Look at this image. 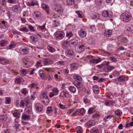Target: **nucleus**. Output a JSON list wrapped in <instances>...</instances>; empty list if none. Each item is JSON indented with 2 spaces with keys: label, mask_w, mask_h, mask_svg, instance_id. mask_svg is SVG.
Returning <instances> with one entry per match:
<instances>
[{
  "label": "nucleus",
  "mask_w": 133,
  "mask_h": 133,
  "mask_svg": "<svg viewBox=\"0 0 133 133\" xmlns=\"http://www.w3.org/2000/svg\"><path fill=\"white\" fill-rule=\"evenodd\" d=\"M120 18L123 21L127 22L130 21L132 18V16L130 13L127 11L122 14L120 16Z\"/></svg>",
  "instance_id": "nucleus-1"
},
{
  "label": "nucleus",
  "mask_w": 133,
  "mask_h": 133,
  "mask_svg": "<svg viewBox=\"0 0 133 133\" xmlns=\"http://www.w3.org/2000/svg\"><path fill=\"white\" fill-rule=\"evenodd\" d=\"M85 44L82 43H78L77 46L75 47L76 50L79 52L83 51L85 49Z\"/></svg>",
  "instance_id": "nucleus-2"
},
{
  "label": "nucleus",
  "mask_w": 133,
  "mask_h": 133,
  "mask_svg": "<svg viewBox=\"0 0 133 133\" xmlns=\"http://www.w3.org/2000/svg\"><path fill=\"white\" fill-rule=\"evenodd\" d=\"M40 97L42 102L45 105H47L49 104V100L48 96L45 94H42L41 95Z\"/></svg>",
  "instance_id": "nucleus-3"
},
{
  "label": "nucleus",
  "mask_w": 133,
  "mask_h": 133,
  "mask_svg": "<svg viewBox=\"0 0 133 133\" xmlns=\"http://www.w3.org/2000/svg\"><path fill=\"white\" fill-rule=\"evenodd\" d=\"M56 39H61L63 38L65 36V33L62 31H57L54 34Z\"/></svg>",
  "instance_id": "nucleus-4"
},
{
  "label": "nucleus",
  "mask_w": 133,
  "mask_h": 133,
  "mask_svg": "<svg viewBox=\"0 0 133 133\" xmlns=\"http://www.w3.org/2000/svg\"><path fill=\"white\" fill-rule=\"evenodd\" d=\"M124 32L127 35H130L133 33V28L127 26L125 28Z\"/></svg>",
  "instance_id": "nucleus-5"
},
{
  "label": "nucleus",
  "mask_w": 133,
  "mask_h": 133,
  "mask_svg": "<svg viewBox=\"0 0 133 133\" xmlns=\"http://www.w3.org/2000/svg\"><path fill=\"white\" fill-rule=\"evenodd\" d=\"M65 54L66 56L72 58L75 56V55L72 50L69 49H67L65 50Z\"/></svg>",
  "instance_id": "nucleus-6"
},
{
  "label": "nucleus",
  "mask_w": 133,
  "mask_h": 133,
  "mask_svg": "<svg viewBox=\"0 0 133 133\" xmlns=\"http://www.w3.org/2000/svg\"><path fill=\"white\" fill-rule=\"evenodd\" d=\"M69 45L70 46L75 45L78 44V41L75 38L69 40L68 42Z\"/></svg>",
  "instance_id": "nucleus-7"
},
{
  "label": "nucleus",
  "mask_w": 133,
  "mask_h": 133,
  "mask_svg": "<svg viewBox=\"0 0 133 133\" xmlns=\"http://www.w3.org/2000/svg\"><path fill=\"white\" fill-rule=\"evenodd\" d=\"M22 61L25 64V67H28L30 65V62L29 61L28 58L27 57H25L23 58Z\"/></svg>",
  "instance_id": "nucleus-8"
},
{
  "label": "nucleus",
  "mask_w": 133,
  "mask_h": 133,
  "mask_svg": "<svg viewBox=\"0 0 133 133\" xmlns=\"http://www.w3.org/2000/svg\"><path fill=\"white\" fill-rule=\"evenodd\" d=\"M101 61V59L100 58H98L97 59L95 58H92L90 60L89 63L90 64H96L100 62Z\"/></svg>",
  "instance_id": "nucleus-9"
},
{
  "label": "nucleus",
  "mask_w": 133,
  "mask_h": 133,
  "mask_svg": "<svg viewBox=\"0 0 133 133\" xmlns=\"http://www.w3.org/2000/svg\"><path fill=\"white\" fill-rule=\"evenodd\" d=\"M78 33L79 36L81 37H85L87 35L86 32L82 29L79 30Z\"/></svg>",
  "instance_id": "nucleus-10"
},
{
  "label": "nucleus",
  "mask_w": 133,
  "mask_h": 133,
  "mask_svg": "<svg viewBox=\"0 0 133 133\" xmlns=\"http://www.w3.org/2000/svg\"><path fill=\"white\" fill-rule=\"evenodd\" d=\"M55 10L57 13H58L59 14L61 15H62L63 9L60 5H59L56 6L55 8Z\"/></svg>",
  "instance_id": "nucleus-11"
},
{
  "label": "nucleus",
  "mask_w": 133,
  "mask_h": 133,
  "mask_svg": "<svg viewBox=\"0 0 133 133\" xmlns=\"http://www.w3.org/2000/svg\"><path fill=\"white\" fill-rule=\"evenodd\" d=\"M102 15L103 16L107 18H110L112 17V16L110 15H109L108 11H103L102 13Z\"/></svg>",
  "instance_id": "nucleus-12"
},
{
  "label": "nucleus",
  "mask_w": 133,
  "mask_h": 133,
  "mask_svg": "<svg viewBox=\"0 0 133 133\" xmlns=\"http://www.w3.org/2000/svg\"><path fill=\"white\" fill-rule=\"evenodd\" d=\"M0 63L3 65H6L9 63L8 61L2 57H0Z\"/></svg>",
  "instance_id": "nucleus-13"
},
{
  "label": "nucleus",
  "mask_w": 133,
  "mask_h": 133,
  "mask_svg": "<svg viewBox=\"0 0 133 133\" xmlns=\"http://www.w3.org/2000/svg\"><path fill=\"white\" fill-rule=\"evenodd\" d=\"M35 107L37 111L39 112L42 111V106L41 104L40 103H37L35 104Z\"/></svg>",
  "instance_id": "nucleus-14"
},
{
  "label": "nucleus",
  "mask_w": 133,
  "mask_h": 133,
  "mask_svg": "<svg viewBox=\"0 0 133 133\" xmlns=\"http://www.w3.org/2000/svg\"><path fill=\"white\" fill-rule=\"evenodd\" d=\"M95 122L94 120H91L87 122V125L88 127H91L95 125Z\"/></svg>",
  "instance_id": "nucleus-15"
},
{
  "label": "nucleus",
  "mask_w": 133,
  "mask_h": 133,
  "mask_svg": "<svg viewBox=\"0 0 133 133\" xmlns=\"http://www.w3.org/2000/svg\"><path fill=\"white\" fill-rule=\"evenodd\" d=\"M79 66L78 63H74L71 64L70 65V68L72 69L76 70L78 69Z\"/></svg>",
  "instance_id": "nucleus-16"
},
{
  "label": "nucleus",
  "mask_w": 133,
  "mask_h": 133,
  "mask_svg": "<svg viewBox=\"0 0 133 133\" xmlns=\"http://www.w3.org/2000/svg\"><path fill=\"white\" fill-rule=\"evenodd\" d=\"M92 90L96 94H98L99 92L98 87L97 85H94L92 87Z\"/></svg>",
  "instance_id": "nucleus-17"
},
{
  "label": "nucleus",
  "mask_w": 133,
  "mask_h": 133,
  "mask_svg": "<svg viewBox=\"0 0 133 133\" xmlns=\"http://www.w3.org/2000/svg\"><path fill=\"white\" fill-rule=\"evenodd\" d=\"M74 85H75L78 89H80L82 87L83 84L82 83L79 82L77 81L76 83H73Z\"/></svg>",
  "instance_id": "nucleus-18"
},
{
  "label": "nucleus",
  "mask_w": 133,
  "mask_h": 133,
  "mask_svg": "<svg viewBox=\"0 0 133 133\" xmlns=\"http://www.w3.org/2000/svg\"><path fill=\"white\" fill-rule=\"evenodd\" d=\"M7 119V116L5 115H2L0 116V123L5 121Z\"/></svg>",
  "instance_id": "nucleus-19"
},
{
  "label": "nucleus",
  "mask_w": 133,
  "mask_h": 133,
  "mask_svg": "<svg viewBox=\"0 0 133 133\" xmlns=\"http://www.w3.org/2000/svg\"><path fill=\"white\" fill-rule=\"evenodd\" d=\"M112 32V30H105L104 32V35L107 37H110L111 36Z\"/></svg>",
  "instance_id": "nucleus-20"
},
{
  "label": "nucleus",
  "mask_w": 133,
  "mask_h": 133,
  "mask_svg": "<svg viewBox=\"0 0 133 133\" xmlns=\"http://www.w3.org/2000/svg\"><path fill=\"white\" fill-rule=\"evenodd\" d=\"M39 76L41 77L44 80L47 79V77L43 74V71L42 70L39 71Z\"/></svg>",
  "instance_id": "nucleus-21"
},
{
  "label": "nucleus",
  "mask_w": 133,
  "mask_h": 133,
  "mask_svg": "<svg viewBox=\"0 0 133 133\" xmlns=\"http://www.w3.org/2000/svg\"><path fill=\"white\" fill-rule=\"evenodd\" d=\"M113 117V115H109L108 116H105L103 120L105 122H106L109 121Z\"/></svg>",
  "instance_id": "nucleus-22"
},
{
  "label": "nucleus",
  "mask_w": 133,
  "mask_h": 133,
  "mask_svg": "<svg viewBox=\"0 0 133 133\" xmlns=\"http://www.w3.org/2000/svg\"><path fill=\"white\" fill-rule=\"evenodd\" d=\"M27 70L25 69H22L20 70L19 74L22 76H24L27 73Z\"/></svg>",
  "instance_id": "nucleus-23"
},
{
  "label": "nucleus",
  "mask_w": 133,
  "mask_h": 133,
  "mask_svg": "<svg viewBox=\"0 0 133 133\" xmlns=\"http://www.w3.org/2000/svg\"><path fill=\"white\" fill-rule=\"evenodd\" d=\"M74 36V34L73 32L71 31H67L66 32V36L68 39L70 38L71 37Z\"/></svg>",
  "instance_id": "nucleus-24"
},
{
  "label": "nucleus",
  "mask_w": 133,
  "mask_h": 133,
  "mask_svg": "<svg viewBox=\"0 0 133 133\" xmlns=\"http://www.w3.org/2000/svg\"><path fill=\"white\" fill-rule=\"evenodd\" d=\"M52 62L51 60L49 59H45L44 61V64L45 65H50L52 63Z\"/></svg>",
  "instance_id": "nucleus-25"
},
{
  "label": "nucleus",
  "mask_w": 133,
  "mask_h": 133,
  "mask_svg": "<svg viewBox=\"0 0 133 133\" xmlns=\"http://www.w3.org/2000/svg\"><path fill=\"white\" fill-rule=\"evenodd\" d=\"M103 70L105 72H108L110 71V66L104 64Z\"/></svg>",
  "instance_id": "nucleus-26"
},
{
  "label": "nucleus",
  "mask_w": 133,
  "mask_h": 133,
  "mask_svg": "<svg viewBox=\"0 0 133 133\" xmlns=\"http://www.w3.org/2000/svg\"><path fill=\"white\" fill-rule=\"evenodd\" d=\"M69 95L68 92L67 91H63L61 92L60 95L62 97H66Z\"/></svg>",
  "instance_id": "nucleus-27"
},
{
  "label": "nucleus",
  "mask_w": 133,
  "mask_h": 133,
  "mask_svg": "<svg viewBox=\"0 0 133 133\" xmlns=\"http://www.w3.org/2000/svg\"><path fill=\"white\" fill-rule=\"evenodd\" d=\"M73 78L75 79L78 80V82L82 81V78L81 76L78 75H76L74 76Z\"/></svg>",
  "instance_id": "nucleus-28"
},
{
  "label": "nucleus",
  "mask_w": 133,
  "mask_h": 133,
  "mask_svg": "<svg viewBox=\"0 0 133 133\" xmlns=\"http://www.w3.org/2000/svg\"><path fill=\"white\" fill-rule=\"evenodd\" d=\"M96 30V29L94 25H91L89 26V30L92 32H94Z\"/></svg>",
  "instance_id": "nucleus-29"
},
{
  "label": "nucleus",
  "mask_w": 133,
  "mask_h": 133,
  "mask_svg": "<svg viewBox=\"0 0 133 133\" xmlns=\"http://www.w3.org/2000/svg\"><path fill=\"white\" fill-rule=\"evenodd\" d=\"M76 13L77 14L78 17L80 18H83L84 16L83 12L80 11H76Z\"/></svg>",
  "instance_id": "nucleus-30"
},
{
  "label": "nucleus",
  "mask_w": 133,
  "mask_h": 133,
  "mask_svg": "<svg viewBox=\"0 0 133 133\" xmlns=\"http://www.w3.org/2000/svg\"><path fill=\"white\" fill-rule=\"evenodd\" d=\"M47 49L51 53H53L55 51V49L52 46L48 45L47 46Z\"/></svg>",
  "instance_id": "nucleus-31"
},
{
  "label": "nucleus",
  "mask_w": 133,
  "mask_h": 133,
  "mask_svg": "<svg viewBox=\"0 0 133 133\" xmlns=\"http://www.w3.org/2000/svg\"><path fill=\"white\" fill-rule=\"evenodd\" d=\"M41 6L43 9L46 10L48 14H49V7L47 5L43 4H42Z\"/></svg>",
  "instance_id": "nucleus-32"
},
{
  "label": "nucleus",
  "mask_w": 133,
  "mask_h": 133,
  "mask_svg": "<svg viewBox=\"0 0 133 133\" xmlns=\"http://www.w3.org/2000/svg\"><path fill=\"white\" fill-rule=\"evenodd\" d=\"M19 51L25 52V53L28 54L29 52V49L28 48H26L24 47H22L21 48L19 49Z\"/></svg>",
  "instance_id": "nucleus-33"
},
{
  "label": "nucleus",
  "mask_w": 133,
  "mask_h": 133,
  "mask_svg": "<svg viewBox=\"0 0 133 133\" xmlns=\"http://www.w3.org/2000/svg\"><path fill=\"white\" fill-rule=\"evenodd\" d=\"M69 90L73 93H75L76 91V89L74 86H71L69 88Z\"/></svg>",
  "instance_id": "nucleus-34"
},
{
  "label": "nucleus",
  "mask_w": 133,
  "mask_h": 133,
  "mask_svg": "<svg viewBox=\"0 0 133 133\" xmlns=\"http://www.w3.org/2000/svg\"><path fill=\"white\" fill-rule=\"evenodd\" d=\"M78 115H83L85 112V110L83 108L78 109Z\"/></svg>",
  "instance_id": "nucleus-35"
},
{
  "label": "nucleus",
  "mask_w": 133,
  "mask_h": 133,
  "mask_svg": "<svg viewBox=\"0 0 133 133\" xmlns=\"http://www.w3.org/2000/svg\"><path fill=\"white\" fill-rule=\"evenodd\" d=\"M30 117L29 116L25 114H23L22 116V119L24 120L29 119Z\"/></svg>",
  "instance_id": "nucleus-36"
},
{
  "label": "nucleus",
  "mask_w": 133,
  "mask_h": 133,
  "mask_svg": "<svg viewBox=\"0 0 133 133\" xmlns=\"http://www.w3.org/2000/svg\"><path fill=\"white\" fill-rule=\"evenodd\" d=\"M24 101H25V106H26L30 102V100L29 96H27L25 98Z\"/></svg>",
  "instance_id": "nucleus-37"
},
{
  "label": "nucleus",
  "mask_w": 133,
  "mask_h": 133,
  "mask_svg": "<svg viewBox=\"0 0 133 133\" xmlns=\"http://www.w3.org/2000/svg\"><path fill=\"white\" fill-rule=\"evenodd\" d=\"M125 77L123 75H121L119 76L118 78V80L120 82H124L125 80Z\"/></svg>",
  "instance_id": "nucleus-38"
},
{
  "label": "nucleus",
  "mask_w": 133,
  "mask_h": 133,
  "mask_svg": "<svg viewBox=\"0 0 133 133\" xmlns=\"http://www.w3.org/2000/svg\"><path fill=\"white\" fill-rule=\"evenodd\" d=\"M115 114L119 116H121L122 114V112L119 109H118L116 110L115 111Z\"/></svg>",
  "instance_id": "nucleus-39"
},
{
  "label": "nucleus",
  "mask_w": 133,
  "mask_h": 133,
  "mask_svg": "<svg viewBox=\"0 0 133 133\" xmlns=\"http://www.w3.org/2000/svg\"><path fill=\"white\" fill-rule=\"evenodd\" d=\"M74 3V0H67V4L68 6L72 5Z\"/></svg>",
  "instance_id": "nucleus-40"
},
{
  "label": "nucleus",
  "mask_w": 133,
  "mask_h": 133,
  "mask_svg": "<svg viewBox=\"0 0 133 133\" xmlns=\"http://www.w3.org/2000/svg\"><path fill=\"white\" fill-rule=\"evenodd\" d=\"M76 132L77 133H82V128L80 127H77L76 129Z\"/></svg>",
  "instance_id": "nucleus-41"
},
{
  "label": "nucleus",
  "mask_w": 133,
  "mask_h": 133,
  "mask_svg": "<svg viewBox=\"0 0 133 133\" xmlns=\"http://www.w3.org/2000/svg\"><path fill=\"white\" fill-rule=\"evenodd\" d=\"M30 38L33 42H36L38 40V38L35 36H30Z\"/></svg>",
  "instance_id": "nucleus-42"
},
{
  "label": "nucleus",
  "mask_w": 133,
  "mask_h": 133,
  "mask_svg": "<svg viewBox=\"0 0 133 133\" xmlns=\"http://www.w3.org/2000/svg\"><path fill=\"white\" fill-rule=\"evenodd\" d=\"M21 92L25 96L28 93V91L26 88H24L22 89Z\"/></svg>",
  "instance_id": "nucleus-43"
},
{
  "label": "nucleus",
  "mask_w": 133,
  "mask_h": 133,
  "mask_svg": "<svg viewBox=\"0 0 133 133\" xmlns=\"http://www.w3.org/2000/svg\"><path fill=\"white\" fill-rule=\"evenodd\" d=\"M7 41L2 40L0 41V46H3L6 45L7 43Z\"/></svg>",
  "instance_id": "nucleus-44"
},
{
  "label": "nucleus",
  "mask_w": 133,
  "mask_h": 133,
  "mask_svg": "<svg viewBox=\"0 0 133 133\" xmlns=\"http://www.w3.org/2000/svg\"><path fill=\"white\" fill-rule=\"evenodd\" d=\"M26 113L30 114L32 111V109L30 107H27L25 110Z\"/></svg>",
  "instance_id": "nucleus-45"
},
{
  "label": "nucleus",
  "mask_w": 133,
  "mask_h": 133,
  "mask_svg": "<svg viewBox=\"0 0 133 133\" xmlns=\"http://www.w3.org/2000/svg\"><path fill=\"white\" fill-rule=\"evenodd\" d=\"M94 39L92 37H90L88 39V43L90 44H93L94 42Z\"/></svg>",
  "instance_id": "nucleus-46"
},
{
  "label": "nucleus",
  "mask_w": 133,
  "mask_h": 133,
  "mask_svg": "<svg viewBox=\"0 0 133 133\" xmlns=\"http://www.w3.org/2000/svg\"><path fill=\"white\" fill-rule=\"evenodd\" d=\"M53 24L54 26L55 27H57L59 25V23L58 20H56L54 21L53 22Z\"/></svg>",
  "instance_id": "nucleus-47"
},
{
  "label": "nucleus",
  "mask_w": 133,
  "mask_h": 133,
  "mask_svg": "<svg viewBox=\"0 0 133 133\" xmlns=\"http://www.w3.org/2000/svg\"><path fill=\"white\" fill-rule=\"evenodd\" d=\"M91 133H99L98 129L96 128H93L90 131Z\"/></svg>",
  "instance_id": "nucleus-48"
},
{
  "label": "nucleus",
  "mask_w": 133,
  "mask_h": 133,
  "mask_svg": "<svg viewBox=\"0 0 133 133\" xmlns=\"http://www.w3.org/2000/svg\"><path fill=\"white\" fill-rule=\"evenodd\" d=\"M95 2L96 5H100L102 4V0H95Z\"/></svg>",
  "instance_id": "nucleus-49"
},
{
  "label": "nucleus",
  "mask_w": 133,
  "mask_h": 133,
  "mask_svg": "<svg viewBox=\"0 0 133 133\" xmlns=\"http://www.w3.org/2000/svg\"><path fill=\"white\" fill-rule=\"evenodd\" d=\"M52 111L51 107H48L47 108L46 111V112L47 114L51 113L52 112Z\"/></svg>",
  "instance_id": "nucleus-50"
},
{
  "label": "nucleus",
  "mask_w": 133,
  "mask_h": 133,
  "mask_svg": "<svg viewBox=\"0 0 133 133\" xmlns=\"http://www.w3.org/2000/svg\"><path fill=\"white\" fill-rule=\"evenodd\" d=\"M45 24H46L45 23L42 26H39L38 27V29L41 30H44L45 29Z\"/></svg>",
  "instance_id": "nucleus-51"
},
{
  "label": "nucleus",
  "mask_w": 133,
  "mask_h": 133,
  "mask_svg": "<svg viewBox=\"0 0 133 133\" xmlns=\"http://www.w3.org/2000/svg\"><path fill=\"white\" fill-rule=\"evenodd\" d=\"M78 109H77L76 111H75L72 114V115L74 117L75 116L79 115H78Z\"/></svg>",
  "instance_id": "nucleus-52"
},
{
  "label": "nucleus",
  "mask_w": 133,
  "mask_h": 133,
  "mask_svg": "<svg viewBox=\"0 0 133 133\" xmlns=\"http://www.w3.org/2000/svg\"><path fill=\"white\" fill-rule=\"evenodd\" d=\"M37 85V84L36 83H33L31 84L29 87L31 89H32L35 87Z\"/></svg>",
  "instance_id": "nucleus-53"
},
{
  "label": "nucleus",
  "mask_w": 133,
  "mask_h": 133,
  "mask_svg": "<svg viewBox=\"0 0 133 133\" xmlns=\"http://www.w3.org/2000/svg\"><path fill=\"white\" fill-rule=\"evenodd\" d=\"M34 14L36 16V17L37 18H39L41 16V13L39 11H35Z\"/></svg>",
  "instance_id": "nucleus-54"
},
{
  "label": "nucleus",
  "mask_w": 133,
  "mask_h": 133,
  "mask_svg": "<svg viewBox=\"0 0 133 133\" xmlns=\"http://www.w3.org/2000/svg\"><path fill=\"white\" fill-rule=\"evenodd\" d=\"M121 43H126L128 41V39L125 37H122L121 40Z\"/></svg>",
  "instance_id": "nucleus-55"
},
{
  "label": "nucleus",
  "mask_w": 133,
  "mask_h": 133,
  "mask_svg": "<svg viewBox=\"0 0 133 133\" xmlns=\"http://www.w3.org/2000/svg\"><path fill=\"white\" fill-rule=\"evenodd\" d=\"M5 22L4 21L0 22V28H4L5 27Z\"/></svg>",
  "instance_id": "nucleus-56"
},
{
  "label": "nucleus",
  "mask_w": 133,
  "mask_h": 133,
  "mask_svg": "<svg viewBox=\"0 0 133 133\" xmlns=\"http://www.w3.org/2000/svg\"><path fill=\"white\" fill-rule=\"evenodd\" d=\"M36 96V92H33L31 96V100L34 99Z\"/></svg>",
  "instance_id": "nucleus-57"
},
{
  "label": "nucleus",
  "mask_w": 133,
  "mask_h": 133,
  "mask_svg": "<svg viewBox=\"0 0 133 133\" xmlns=\"http://www.w3.org/2000/svg\"><path fill=\"white\" fill-rule=\"evenodd\" d=\"M19 30L21 31L25 32H27L29 31L28 29L25 27H24L22 28H20Z\"/></svg>",
  "instance_id": "nucleus-58"
},
{
  "label": "nucleus",
  "mask_w": 133,
  "mask_h": 133,
  "mask_svg": "<svg viewBox=\"0 0 133 133\" xmlns=\"http://www.w3.org/2000/svg\"><path fill=\"white\" fill-rule=\"evenodd\" d=\"M5 103L6 104H9L10 103V98L6 97L5 98Z\"/></svg>",
  "instance_id": "nucleus-59"
},
{
  "label": "nucleus",
  "mask_w": 133,
  "mask_h": 133,
  "mask_svg": "<svg viewBox=\"0 0 133 133\" xmlns=\"http://www.w3.org/2000/svg\"><path fill=\"white\" fill-rule=\"evenodd\" d=\"M52 91L54 92V93L55 94V95H57L59 92V91L58 89L55 88H54L52 90Z\"/></svg>",
  "instance_id": "nucleus-60"
},
{
  "label": "nucleus",
  "mask_w": 133,
  "mask_h": 133,
  "mask_svg": "<svg viewBox=\"0 0 133 133\" xmlns=\"http://www.w3.org/2000/svg\"><path fill=\"white\" fill-rule=\"evenodd\" d=\"M68 43V42L66 41H64L62 43V47L64 48H66V47Z\"/></svg>",
  "instance_id": "nucleus-61"
},
{
  "label": "nucleus",
  "mask_w": 133,
  "mask_h": 133,
  "mask_svg": "<svg viewBox=\"0 0 133 133\" xmlns=\"http://www.w3.org/2000/svg\"><path fill=\"white\" fill-rule=\"evenodd\" d=\"M28 27L30 31L32 32L35 31L34 27L31 25H29Z\"/></svg>",
  "instance_id": "nucleus-62"
},
{
  "label": "nucleus",
  "mask_w": 133,
  "mask_h": 133,
  "mask_svg": "<svg viewBox=\"0 0 133 133\" xmlns=\"http://www.w3.org/2000/svg\"><path fill=\"white\" fill-rule=\"evenodd\" d=\"M99 15L98 14H96L93 16V19H98L99 18Z\"/></svg>",
  "instance_id": "nucleus-63"
},
{
  "label": "nucleus",
  "mask_w": 133,
  "mask_h": 133,
  "mask_svg": "<svg viewBox=\"0 0 133 133\" xmlns=\"http://www.w3.org/2000/svg\"><path fill=\"white\" fill-rule=\"evenodd\" d=\"M59 106L60 108L62 109H65L66 108V107L65 105L62 104H59Z\"/></svg>",
  "instance_id": "nucleus-64"
}]
</instances>
